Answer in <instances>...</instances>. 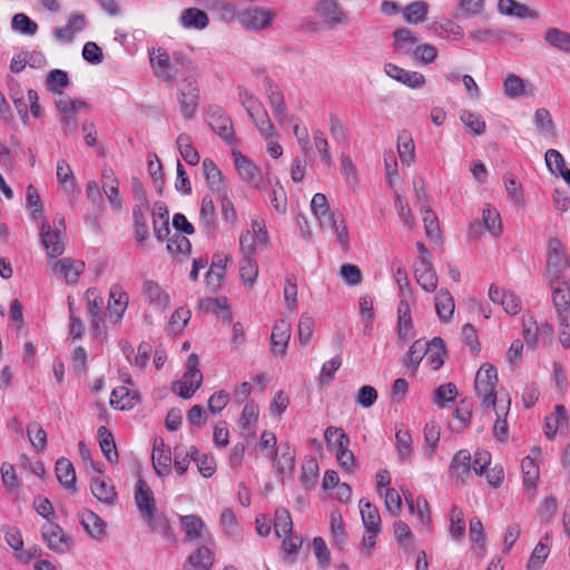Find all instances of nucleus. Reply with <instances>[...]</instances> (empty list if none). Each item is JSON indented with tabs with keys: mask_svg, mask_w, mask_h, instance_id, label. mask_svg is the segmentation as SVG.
<instances>
[{
	"mask_svg": "<svg viewBox=\"0 0 570 570\" xmlns=\"http://www.w3.org/2000/svg\"><path fill=\"white\" fill-rule=\"evenodd\" d=\"M498 382L497 371L492 365L485 364L480 367L475 376V389L483 395V406H495L494 389Z\"/></svg>",
	"mask_w": 570,
	"mask_h": 570,
	"instance_id": "nucleus-1",
	"label": "nucleus"
},
{
	"mask_svg": "<svg viewBox=\"0 0 570 570\" xmlns=\"http://www.w3.org/2000/svg\"><path fill=\"white\" fill-rule=\"evenodd\" d=\"M198 357L191 355L188 360V371L184 380L176 383L179 386L178 394L183 397H189L202 384V374L197 371Z\"/></svg>",
	"mask_w": 570,
	"mask_h": 570,
	"instance_id": "nucleus-2",
	"label": "nucleus"
},
{
	"mask_svg": "<svg viewBox=\"0 0 570 570\" xmlns=\"http://www.w3.org/2000/svg\"><path fill=\"white\" fill-rule=\"evenodd\" d=\"M444 344L441 338H434L424 351V367L428 370H438L443 364Z\"/></svg>",
	"mask_w": 570,
	"mask_h": 570,
	"instance_id": "nucleus-3",
	"label": "nucleus"
},
{
	"mask_svg": "<svg viewBox=\"0 0 570 570\" xmlns=\"http://www.w3.org/2000/svg\"><path fill=\"white\" fill-rule=\"evenodd\" d=\"M41 237L42 244L51 257L62 254L63 248L59 240L60 235L58 230H52L49 225H43Z\"/></svg>",
	"mask_w": 570,
	"mask_h": 570,
	"instance_id": "nucleus-4",
	"label": "nucleus"
},
{
	"mask_svg": "<svg viewBox=\"0 0 570 570\" xmlns=\"http://www.w3.org/2000/svg\"><path fill=\"white\" fill-rule=\"evenodd\" d=\"M128 305V298L124 293L111 292L109 294V299L107 303V311L110 314V317L115 318V321H119Z\"/></svg>",
	"mask_w": 570,
	"mask_h": 570,
	"instance_id": "nucleus-5",
	"label": "nucleus"
},
{
	"mask_svg": "<svg viewBox=\"0 0 570 570\" xmlns=\"http://www.w3.org/2000/svg\"><path fill=\"white\" fill-rule=\"evenodd\" d=\"M289 327L283 322L277 324L272 332V344L274 347V352L283 354L285 352V347L289 341Z\"/></svg>",
	"mask_w": 570,
	"mask_h": 570,
	"instance_id": "nucleus-6",
	"label": "nucleus"
},
{
	"mask_svg": "<svg viewBox=\"0 0 570 570\" xmlns=\"http://www.w3.org/2000/svg\"><path fill=\"white\" fill-rule=\"evenodd\" d=\"M271 13L265 10H250L243 14V22L254 29H262L269 24Z\"/></svg>",
	"mask_w": 570,
	"mask_h": 570,
	"instance_id": "nucleus-7",
	"label": "nucleus"
},
{
	"mask_svg": "<svg viewBox=\"0 0 570 570\" xmlns=\"http://www.w3.org/2000/svg\"><path fill=\"white\" fill-rule=\"evenodd\" d=\"M82 263L71 258L60 259L56 263L55 269L58 274L62 275L67 281H75L80 274Z\"/></svg>",
	"mask_w": 570,
	"mask_h": 570,
	"instance_id": "nucleus-8",
	"label": "nucleus"
},
{
	"mask_svg": "<svg viewBox=\"0 0 570 570\" xmlns=\"http://www.w3.org/2000/svg\"><path fill=\"white\" fill-rule=\"evenodd\" d=\"M136 502L139 510L150 518L154 510V497L145 482H140L138 485Z\"/></svg>",
	"mask_w": 570,
	"mask_h": 570,
	"instance_id": "nucleus-9",
	"label": "nucleus"
},
{
	"mask_svg": "<svg viewBox=\"0 0 570 570\" xmlns=\"http://www.w3.org/2000/svg\"><path fill=\"white\" fill-rule=\"evenodd\" d=\"M546 41L560 50L570 51V35L563 30L549 29L546 33Z\"/></svg>",
	"mask_w": 570,
	"mask_h": 570,
	"instance_id": "nucleus-10",
	"label": "nucleus"
},
{
	"mask_svg": "<svg viewBox=\"0 0 570 570\" xmlns=\"http://www.w3.org/2000/svg\"><path fill=\"white\" fill-rule=\"evenodd\" d=\"M436 313L441 318L448 320L454 312V302L448 291H441L435 299Z\"/></svg>",
	"mask_w": 570,
	"mask_h": 570,
	"instance_id": "nucleus-11",
	"label": "nucleus"
},
{
	"mask_svg": "<svg viewBox=\"0 0 570 570\" xmlns=\"http://www.w3.org/2000/svg\"><path fill=\"white\" fill-rule=\"evenodd\" d=\"M181 21L186 27L202 29L207 24V16L204 11L190 8L183 13Z\"/></svg>",
	"mask_w": 570,
	"mask_h": 570,
	"instance_id": "nucleus-12",
	"label": "nucleus"
},
{
	"mask_svg": "<svg viewBox=\"0 0 570 570\" xmlns=\"http://www.w3.org/2000/svg\"><path fill=\"white\" fill-rule=\"evenodd\" d=\"M57 478L58 480L66 487H72L76 480V473L72 464L66 460L61 459L57 462L56 466Z\"/></svg>",
	"mask_w": 570,
	"mask_h": 570,
	"instance_id": "nucleus-13",
	"label": "nucleus"
},
{
	"mask_svg": "<svg viewBox=\"0 0 570 570\" xmlns=\"http://www.w3.org/2000/svg\"><path fill=\"white\" fill-rule=\"evenodd\" d=\"M361 515L367 530L372 533H376L380 524V515L376 508L371 503H365L361 508Z\"/></svg>",
	"mask_w": 570,
	"mask_h": 570,
	"instance_id": "nucleus-14",
	"label": "nucleus"
},
{
	"mask_svg": "<svg viewBox=\"0 0 570 570\" xmlns=\"http://www.w3.org/2000/svg\"><path fill=\"white\" fill-rule=\"evenodd\" d=\"M522 472H523V483L533 489L535 487L537 480L539 479V468L534 463V461L527 456L523 459L521 463Z\"/></svg>",
	"mask_w": 570,
	"mask_h": 570,
	"instance_id": "nucleus-15",
	"label": "nucleus"
},
{
	"mask_svg": "<svg viewBox=\"0 0 570 570\" xmlns=\"http://www.w3.org/2000/svg\"><path fill=\"white\" fill-rule=\"evenodd\" d=\"M100 448L108 460L112 461L117 459L118 454L111 433L105 428L99 429Z\"/></svg>",
	"mask_w": 570,
	"mask_h": 570,
	"instance_id": "nucleus-16",
	"label": "nucleus"
},
{
	"mask_svg": "<svg viewBox=\"0 0 570 570\" xmlns=\"http://www.w3.org/2000/svg\"><path fill=\"white\" fill-rule=\"evenodd\" d=\"M499 8L502 13L518 18H524L531 14L530 10L525 6L514 0H500Z\"/></svg>",
	"mask_w": 570,
	"mask_h": 570,
	"instance_id": "nucleus-17",
	"label": "nucleus"
},
{
	"mask_svg": "<svg viewBox=\"0 0 570 570\" xmlns=\"http://www.w3.org/2000/svg\"><path fill=\"white\" fill-rule=\"evenodd\" d=\"M483 226L491 235H500L502 233V222L500 214L490 209L484 210Z\"/></svg>",
	"mask_w": 570,
	"mask_h": 570,
	"instance_id": "nucleus-18",
	"label": "nucleus"
},
{
	"mask_svg": "<svg viewBox=\"0 0 570 570\" xmlns=\"http://www.w3.org/2000/svg\"><path fill=\"white\" fill-rule=\"evenodd\" d=\"M275 532L278 537L287 535L292 531V519L286 510L277 511L275 517Z\"/></svg>",
	"mask_w": 570,
	"mask_h": 570,
	"instance_id": "nucleus-19",
	"label": "nucleus"
},
{
	"mask_svg": "<svg viewBox=\"0 0 570 570\" xmlns=\"http://www.w3.org/2000/svg\"><path fill=\"white\" fill-rule=\"evenodd\" d=\"M504 91L511 97H518L525 92V82L515 75H510L504 81Z\"/></svg>",
	"mask_w": 570,
	"mask_h": 570,
	"instance_id": "nucleus-20",
	"label": "nucleus"
},
{
	"mask_svg": "<svg viewBox=\"0 0 570 570\" xmlns=\"http://www.w3.org/2000/svg\"><path fill=\"white\" fill-rule=\"evenodd\" d=\"M92 492L96 498L104 502H110L115 497L114 489L102 480H96L92 485Z\"/></svg>",
	"mask_w": 570,
	"mask_h": 570,
	"instance_id": "nucleus-21",
	"label": "nucleus"
},
{
	"mask_svg": "<svg viewBox=\"0 0 570 570\" xmlns=\"http://www.w3.org/2000/svg\"><path fill=\"white\" fill-rule=\"evenodd\" d=\"M396 449L401 458H406L411 454L412 436L406 431H399L395 434Z\"/></svg>",
	"mask_w": 570,
	"mask_h": 570,
	"instance_id": "nucleus-22",
	"label": "nucleus"
},
{
	"mask_svg": "<svg viewBox=\"0 0 570 570\" xmlns=\"http://www.w3.org/2000/svg\"><path fill=\"white\" fill-rule=\"evenodd\" d=\"M314 554L321 564H327L331 560V551L322 538L313 540Z\"/></svg>",
	"mask_w": 570,
	"mask_h": 570,
	"instance_id": "nucleus-23",
	"label": "nucleus"
},
{
	"mask_svg": "<svg viewBox=\"0 0 570 570\" xmlns=\"http://www.w3.org/2000/svg\"><path fill=\"white\" fill-rule=\"evenodd\" d=\"M12 24L13 28L28 35H33L37 31V24L23 13L16 14L12 19Z\"/></svg>",
	"mask_w": 570,
	"mask_h": 570,
	"instance_id": "nucleus-24",
	"label": "nucleus"
},
{
	"mask_svg": "<svg viewBox=\"0 0 570 570\" xmlns=\"http://www.w3.org/2000/svg\"><path fill=\"white\" fill-rule=\"evenodd\" d=\"M546 163L552 173H560L566 168L563 157L554 149H550L546 153Z\"/></svg>",
	"mask_w": 570,
	"mask_h": 570,
	"instance_id": "nucleus-25",
	"label": "nucleus"
},
{
	"mask_svg": "<svg viewBox=\"0 0 570 570\" xmlns=\"http://www.w3.org/2000/svg\"><path fill=\"white\" fill-rule=\"evenodd\" d=\"M153 462L157 473L161 475V468H167L171 462V458L169 454L165 453L160 446H155L153 452Z\"/></svg>",
	"mask_w": 570,
	"mask_h": 570,
	"instance_id": "nucleus-26",
	"label": "nucleus"
},
{
	"mask_svg": "<svg viewBox=\"0 0 570 570\" xmlns=\"http://www.w3.org/2000/svg\"><path fill=\"white\" fill-rule=\"evenodd\" d=\"M458 394L456 386L452 383H448L441 385L436 390V401L439 404H443L444 402H452Z\"/></svg>",
	"mask_w": 570,
	"mask_h": 570,
	"instance_id": "nucleus-27",
	"label": "nucleus"
},
{
	"mask_svg": "<svg viewBox=\"0 0 570 570\" xmlns=\"http://www.w3.org/2000/svg\"><path fill=\"white\" fill-rule=\"evenodd\" d=\"M345 442L347 443V438L345 436V434L341 433L340 440H338L340 450H338L337 458L344 468L350 469L353 463V455L345 448V444H344Z\"/></svg>",
	"mask_w": 570,
	"mask_h": 570,
	"instance_id": "nucleus-28",
	"label": "nucleus"
},
{
	"mask_svg": "<svg viewBox=\"0 0 570 570\" xmlns=\"http://www.w3.org/2000/svg\"><path fill=\"white\" fill-rule=\"evenodd\" d=\"M424 351H425V344L416 341L410 348V363L414 366H419L420 364L424 365Z\"/></svg>",
	"mask_w": 570,
	"mask_h": 570,
	"instance_id": "nucleus-29",
	"label": "nucleus"
},
{
	"mask_svg": "<svg viewBox=\"0 0 570 570\" xmlns=\"http://www.w3.org/2000/svg\"><path fill=\"white\" fill-rule=\"evenodd\" d=\"M425 6L420 2L412 3L405 10V18L410 22H417L424 18L425 14Z\"/></svg>",
	"mask_w": 570,
	"mask_h": 570,
	"instance_id": "nucleus-30",
	"label": "nucleus"
},
{
	"mask_svg": "<svg viewBox=\"0 0 570 570\" xmlns=\"http://www.w3.org/2000/svg\"><path fill=\"white\" fill-rule=\"evenodd\" d=\"M190 312L185 308H178L170 317V325L174 331H180L187 324Z\"/></svg>",
	"mask_w": 570,
	"mask_h": 570,
	"instance_id": "nucleus-31",
	"label": "nucleus"
},
{
	"mask_svg": "<svg viewBox=\"0 0 570 570\" xmlns=\"http://www.w3.org/2000/svg\"><path fill=\"white\" fill-rule=\"evenodd\" d=\"M385 504L387 509L394 513L400 512L402 509V498L399 491L390 489L386 491Z\"/></svg>",
	"mask_w": 570,
	"mask_h": 570,
	"instance_id": "nucleus-32",
	"label": "nucleus"
},
{
	"mask_svg": "<svg viewBox=\"0 0 570 570\" xmlns=\"http://www.w3.org/2000/svg\"><path fill=\"white\" fill-rule=\"evenodd\" d=\"M83 525L94 538H99L105 532L104 522L96 515H92L89 521H83Z\"/></svg>",
	"mask_w": 570,
	"mask_h": 570,
	"instance_id": "nucleus-33",
	"label": "nucleus"
},
{
	"mask_svg": "<svg viewBox=\"0 0 570 570\" xmlns=\"http://www.w3.org/2000/svg\"><path fill=\"white\" fill-rule=\"evenodd\" d=\"M31 444L37 450H43L47 442V434L42 428H35L28 432Z\"/></svg>",
	"mask_w": 570,
	"mask_h": 570,
	"instance_id": "nucleus-34",
	"label": "nucleus"
},
{
	"mask_svg": "<svg viewBox=\"0 0 570 570\" xmlns=\"http://www.w3.org/2000/svg\"><path fill=\"white\" fill-rule=\"evenodd\" d=\"M341 275L350 284H357L361 281V271L355 265H343Z\"/></svg>",
	"mask_w": 570,
	"mask_h": 570,
	"instance_id": "nucleus-35",
	"label": "nucleus"
},
{
	"mask_svg": "<svg viewBox=\"0 0 570 570\" xmlns=\"http://www.w3.org/2000/svg\"><path fill=\"white\" fill-rule=\"evenodd\" d=\"M82 56L90 62H100L102 58L101 50L95 42H88L85 45Z\"/></svg>",
	"mask_w": 570,
	"mask_h": 570,
	"instance_id": "nucleus-36",
	"label": "nucleus"
},
{
	"mask_svg": "<svg viewBox=\"0 0 570 570\" xmlns=\"http://www.w3.org/2000/svg\"><path fill=\"white\" fill-rule=\"evenodd\" d=\"M190 561L203 568H208L212 564L210 552L206 548H200L196 553L190 556Z\"/></svg>",
	"mask_w": 570,
	"mask_h": 570,
	"instance_id": "nucleus-37",
	"label": "nucleus"
},
{
	"mask_svg": "<svg viewBox=\"0 0 570 570\" xmlns=\"http://www.w3.org/2000/svg\"><path fill=\"white\" fill-rule=\"evenodd\" d=\"M235 165L239 174L245 178L252 179L254 177L255 167L246 158L237 156Z\"/></svg>",
	"mask_w": 570,
	"mask_h": 570,
	"instance_id": "nucleus-38",
	"label": "nucleus"
},
{
	"mask_svg": "<svg viewBox=\"0 0 570 570\" xmlns=\"http://www.w3.org/2000/svg\"><path fill=\"white\" fill-rule=\"evenodd\" d=\"M376 397L377 393L375 389L372 386H363L358 392L357 401L364 406H370L374 403Z\"/></svg>",
	"mask_w": 570,
	"mask_h": 570,
	"instance_id": "nucleus-39",
	"label": "nucleus"
},
{
	"mask_svg": "<svg viewBox=\"0 0 570 570\" xmlns=\"http://www.w3.org/2000/svg\"><path fill=\"white\" fill-rule=\"evenodd\" d=\"M311 206L316 216H324L328 210L326 197L323 194H316L312 199Z\"/></svg>",
	"mask_w": 570,
	"mask_h": 570,
	"instance_id": "nucleus-40",
	"label": "nucleus"
},
{
	"mask_svg": "<svg viewBox=\"0 0 570 570\" xmlns=\"http://www.w3.org/2000/svg\"><path fill=\"white\" fill-rule=\"evenodd\" d=\"M419 282L421 283L423 289L426 292H433L434 289H436L438 277L435 273L432 271H426L425 273H423L420 276Z\"/></svg>",
	"mask_w": 570,
	"mask_h": 570,
	"instance_id": "nucleus-41",
	"label": "nucleus"
},
{
	"mask_svg": "<svg viewBox=\"0 0 570 570\" xmlns=\"http://www.w3.org/2000/svg\"><path fill=\"white\" fill-rule=\"evenodd\" d=\"M470 462H471L470 452L468 450H461L454 455L451 468L454 470H458L459 468L462 466L468 471Z\"/></svg>",
	"mask_w": 570,
	"mask_h": 570,
	"instance_id": "nucleus-42",
	"label": "nucleus"
},
{
	"mask_svg": "<svg viewBox=\"0 0 570 570\" xmlns=\"http://www.w3.org/2000/svg\"><path fill=\"white\" fill-rule=\"evenodd\" d=\"M183 523L186 528L188 535L196 537L202 528V522L194 515H187L183 518Z\"/></svg>",
	"mask_w": 570,
	"mask_h": 570,
	"instance_id": "nucleus-43",
	"label": "nucleus"
},
{
	"mask_svg": "<svg viewBox=\"0 0 570 570\" xmlns=\"http://www.w3.org/2000/svg\"><path fill=\"white\" fill-rule=\"evenodd\" d=\"M224 266L225 265L222 262L212 264L210 269L206 275L208 284L219 283L224 275Z\"/></svg>",
	"mask_w": 570,
	"mask_h": 570,
	"instance_id": "nucleus-44",
	"label": "nucleus"
},
{
	"mask_svg": "<svg viewBox=\"0 0 570 570\" xmlns=\"http://www.w3.org/2000/svg\"><path fill=\"white\" fill-rule=\"evenodd\" d=\"M67 82V75L61 70H55L49 75L48 83L53 90H58L59 87L66 86Z\"/></svg>",
	"mask_w": 570,
	"mask_h": 570,
	"instance_id": "nucleus-45",
	"label": "nucleus"
},
{
	"mask_svg": "<svg viewBox=\"0 0 570 570\" xmlns=\"http://www.w3.org/2000/svg\"><path fill=\"white\" fill-rule=\"evenodd\" d=\"M415 55L417 59H420L423 62H431L436 57V50L434 47L425 45L421 46L416 49Z\"/></svg>",
	"mask_w": 570,
	"mask_h": 570,
	"instance_id": "nucleus-46",
	"label": "nucleus"
},
{
	"mask_svg": "<svg viewBox=\"0 0 570 570\" xmlns=\"http://www.w3.org/2000/svg\"><path fill=\"white\" fill-rule=\"evenodd\" d=\"M72 169L69 164L61 161L57 165L56 176L59 183L65 184L72 178Z\"/></svg>",
	"mask_w": 570,
	"mask_h": 570,
	"instance_id": "nucleus-47",
	"label": "nucleus"
},
{
	"mask_svg": "<svg viewBox=\"0 0 570 570\" xmlns=\"http://www.w3.org/2000/svg\"><path fill=\"white\" fill-rule=\"evenodd\" d=\"M173 225L177 230H181L186 234H191L194 232L193 225L181 214H176L174 216Z\"/></svg>",
	"mask_w": 570,
	"mask_h": 570,
	"instance_id": "nucleus-48",
	"label": "nucleus"
},
{
	"mask_svg": "<svg viewBox=\"0 0 570 570\" xmlns=\"http://www.w3.org/2000/svg\"><path fill=\"white\" fill-rule=\"evenodd\" d=\"M190 247L189 242L185 238H178L176 240L169 239L167 244V249L171 253H183Z\"/></svg>",
	"mask_w": 570,
	"mask_h": 570,
	"instance_id": "nucleus-49",
	"label": "nucleus"
},
{
	"mask_svg": "<svg viewBox=\"0 0 570 570\" xmlns=\"http://www.w3.org/2000/svg\"><path fill=\"white\" fill-rule=\"evenodd\" d=\"M470 537L475 543L483 541V524L480 520H473L470 523Z\"/></svg>",
	"mask_w": 570,
	"mask_h": 570,
	"instance_id": "nucleus-50",
	"label": "nucleus"
},
{
	"mask_svg": "<svg viewBox=\"0 0 570 570\" xmlns=\"http://www.w3.org/2000/svg\"><path fill=\"white\" fill-rule=\"evenodd\" d=\"M227 404V396L223 393H218L216 395L210 396L208 402V407L213 412L220 411Z\"/></svg>",
	"mask_w": 570,
	"mask_h": 570,
	"instance_id": "nucleus-51",
	"label": "nucleus"
},
{
	"mask_svg": "<svg viewBox=\"0 0 570 570\" xmlns=\"http://www.w3.org/2000/svg\"><path fill=\"white\" fill-rule=\"evenodd\" d=\"M402 82L412 88H415L424 83V76L419 72L407 71L406 73H404Z\"/></svg>",
	"mask_w": 570,
	"mask_h": 570,
	"instance_id": "nucleus-52",
	"label": "nucleus"
},
{
	"mask_svg": "<svg viewBox=\"0 0 570 570\" xmlns=\"http://www.w3.org/2000/svg\"><path fill=\"white\" fill-rule=\"evenodd\" d=\"M483 475L487 476L489 484H491L493 487H498L503 479L502 470H497V469L489 470L487 468Z\"/></svg>",
	"mask_w": 570,
	"mask_h": 570,
	"instance_id": "nucleus-53",
	"label": "nucleus"
},
{
	"mask_svg": "<svg viewBox=\"0 0 570 570\" xmlns=\"http://www.w3.org/2000/svg\"><path fill=\"white\" fill-rule=\"evenodd\" d=\"M440 440V431L435 426H428L425 429V441L431 449H434Z\"/></svg>",
	"mask_w": 570,
	"mask_h": 570,
	"instance_id": "nucleus-54",
	"label": "nucleus"
},
{
	"mask_svg": "<svg viewBox=\"0 0 570 570\" xmlns=\"http://www.w3.org/2000/svg\"><path fill=\"white\" fill-rule=\"evenodd\" d=\"M3 482L7 487L13 488L17 483V478L11 465H6L1 470Z\"/></svg>",
	"mask_w": 570,
	"mask_h": 570,
	"instance_id": "nucleus-55",
	"label": "nucleus"
},
{
	"mask_svg": "<svg viewBox=\"0 0 570 570\" xmlns=\"http://www.w3.org/2000/svg\"><path fill=\"white\" fill-rule=\"evenodd\" d=\"M501 303L507 313L515 314L519 309V304L512 295H504Z\"/></svg>",
	"mask_w": 570,
	"mask_h": 570,
	"instance_id": "nucleus-56",
	"label": "nucleus"
},
{
	"mask_svg": "<svg viewBox=\"0 0 570 570\" xmlns=\"http://www.w3.org/2000/svg\"><path fill=\"white\" fill-rule=\"evenodd\" d=\"M394 38L399 45H403L405 42H411V43L414 42V38H413L412 33L405 29L396 30L394 32Z\"/></svg>",
	"mask_w": 570,
	"mask_h": 570,
	"instance_id": "nucleus-57",
	"label": "nucleus"
},
{
	"mask_svg": "<svg viewBox=\"0 0 570 570\" xmlns=\"http://www.w3.org/2000/svg\"><path fill=\"white\" fill-rule=\"evenodd\" d=\"M463 9L470 13H478L481 9L482 0H462Z\"/></svg>",
	"mask_w": 570,
	"mask_h": 570,
	"instance_id": "nucleus-58",
	"label": "nucleus"
},
{
	"mask_svg": "<svg viewBox=\"0 0 570 570\" xmlns=\"http://www.w3.org/2000/svg\"><path fill=\"white\" fill-rule=\"evenodd\" d=\"M385 72L387 76H390L391 78H394L396 79L397 81H403V77H404V73H406L407 71L399 68L397 66H394V65H389L385 69Z\"/></svg>",
	"mask_w": 570,
	"mask_h": 570,
	"instance_id": "nucleus-59",
	"label": "nucleus"
},
{
	"mask_svg": "<svg viewBox=\"0 0 570 570\" xmlns=\"http://www.w3.org/2000/svg\"><path fill=\"white\" fill-rule=\"evenodd\" d=\"M301 543H302V541L298 538H293V537L285 538L284 543H283L284 550L287 553H293L298 549Z\"/></svg>",
	"mask_w": 570,
	"mask_h": 570,
	"instance_id": "nucleus-60",
	"label": "nucleus"
},
{
	"mask_svg": "<svg viewBox=\"0 0 570 570\" xmlns=\"http://www.w3.org/2000/svg\"><path fill=\"white\" fill-rule=\"evenodd\" d=\"M128 396H129L128 389L125 386H120V387L114 390V392L111 394L110 402H111V404H118L124 397H128Z\"/></svg>",
	"mask_w": 570,
	"mask_h": 570,
	"instance_id": "nucleus-61",
	"label": "nucleus"
},
{
	"mask_svg": "<svg viewBox=\"0 0 570 570\" xmlns=\"http://www.w3.org/2000/svg\"><path fill=\"white\" fill-rule=\"evenodd\" d=\"M252 229L259 242H266L267 240V232L265 229V226L261 223L254 222L252 225Z\"/></svg>",
	"mask_w": 570,
	"mask_h": 570,
	"instance_id": "nucleus-62",
	"label": "nucleus"
},
{
	"mask_svg": "<svg viewBox=\"0 0 570 570\" xmlns=\"http://www.w3.org/2000/svg\"><path fill=\"white\" fill-rule=\"evenodd\" d=\"M338 484V476L334 471L327 472L323 480V488L328 489Z\"/></svg>",
	"mask_w": 570,
	"mask_h": 570,
	"instance_id": "nucleus-63",
	"label": "nucleus"
},
{
	"mask_svg": "<svg viewBox=\"0 0 570 570\" xmlns=\"http://www.w3.org/2000/svg\"><path fill=\"white\" fill-rule=\"evenodd\" d=\"M215 442L219 445H226L228 443V431L223 428L215 430Z\"/></svg>",
	"mask_w": 570,
	"mask_h": 570,
	"instance_id": "nucleus-64",
	"label": "nucleus"
}]
</instances>
